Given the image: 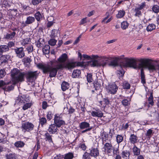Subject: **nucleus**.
I'll list each match as a JSON object with an SVG mask.
<instances>
[{
    "instance_id": "nucleus-11",
    "label": "nucleus",
    "mask_w": 159,
    "mask_h": 159,
    "mask_svg": "<svg viewBox=\"0 0 159 159\" xmlns=\"http://www.w3.org/2000/svg\"><path fill=\"white\" fill-rule=\"evenodd\" d=\"M138 61L139 62V63L137 65L138 68H141L144 67H146L147 63H148L150 61H152L150 59H138Z\"/></svg>"
},
{
    "instance_id": "nucleus-28",
    "label": "nucleus",
    "mask_w": 159,
    "mask_h": 159,
    "mask_svg": "<svg viewBox=\"0 0 159 159\" xmlns=\"http://www.w3.org/2000/svg\"><path fill=\"white\" fill-rule=\"evenodd\" d=\"M59 34V31L55 29L52 30L51 34L50 35V37L51 38H54L57 37V35Z\"/></svg>"
},
{
    "instance_id": "nucleus-57",
    "label": "nucleus",
    "mask_w": 159,
    "mask_h": 159,
    "mask_svg": "<svg viewBox=\"0 0 159 159\" xmlns=\"http://www.w3.org/2000/svg\"><path fill=\"white\" fill-rule=\"evenodd\" d=\"M89 154L85 152L83 156V159H90Z\"/></svg>"
},
{
    "instance_id": "nucleus-49",
    "label": "nucleus",
    "mask_w": 159,
    "mask_h": 159,
    "mask_svg": "<svg viewBox=\"0 0 159 159\" xmlns=\"http://www.w3.org/2000/svg\"><path fill=\"white\" fill-rule=\"evenodd\" d=\"M123 89H127L130 88V85L128 83L125 81L123 83Z\"/></svg>"
},
{
    "instance_id": "nucleus-5",
    "label": "nucleus",
    "mask_w": 159,
    "mask_h": 159,
    "mask_svg": "<svg viewBox=\"0 0 159 159\" xmlns=\"http://www.w3.org/2000/svg\"><path fill=\"white\" fill-rule=\"evenodd\" d=\"M125 61L126 64L123 66V67H132L135 69L138 68L137 62L138 60L134 58H125Z\"/></svg>"
},
{
    "instance_id": "nucleus-59",
    "label": "nucleus",
    "mask_w": 159,
    "mask_h": 159,
    "mask_svg": "<svg viewBox=\"0 0 159 159\" xmlns=\"http://www.w3.org/2000/svg\"><path fill=\"white\" fill-rule=\"evenodd\" d=\"M152 10L155 13H157L159 11V7L157 5H155L152 7Z\"/></svg>"
},
{
    "instance_id": "nucleus-12",
    "label": "nucleus",
    "mask_w": 159,
    "mask_h": 159,
    "mask_svg": "<svg viewBox=\"0 0 159 159\" xmlns=\"http://www.w3.org/2000/svg\"><path fill=\"white\" fill-rule=\"evenodd\" d=\"M117 89V87L115 84L108 85L107 88V92L112 94H115L116 93Z\"/></svg>"
},
{
    "instance_id": "nucleus-30",
    "label": "nucleus",
    "mask_w": 159,
    "mask_h": 159,
    "mask_svg": "<svg viewBox=\"0 0 159 159\" xmlns=\"http://www.w3.org/2000/svg\"><path fill=\"white\" fill-rule=\"evenodd\" d=\"M50 47L49 45H46L43 49V52L45 54H48L50 52Z\"/></svg>"
},
{
    "instance_id": "nucleus-8",
    "label": "nucleus",
    "mask_w": 159,
    "mask_h": 159,
    "mask_svg": "<svg viewBox=\"0 0 159 159\" xmlns=\"http://www.w3.org/2000/svg\"><path fill=\"white\" fill-rule=\"evenodd\" d=\"M61 117L58 114L55 115L54 118V124L58 128L61 126L64 125L65 124V121L61 119Z\"/></svg>"
},
{
    "instance_id": "nucleus-38",
    "label": "nucleus",
    "mask_w": 159,
    "mask_h": 159,
    "mask_svg": "<svg viewBox=\"0 0 159 159\" xmlns=\"http://www.w3.org/2000/svg\"><path fill=\"white\" fill-rule=\"evenodd\" d=\"M141 82L143 84H145L146 83L145 76L143 69H142L141 70Z\"/></svg>"
},
{
    "instance_id": "nucleus-54",
    "label": "nucleus",
    "mask_w": 159,
    "mask_h": 159,
    "mask_svg": "<svg viewBox=\"0 0 159 159\" xmlns=\"http://www.w3.org/2000/svg\"><path fill=\"white\" fill-rule=\"evenodd\" d=\"M46 122L47 120L44 117H42L39 120V123L42 125H43L45 124L46 123Z\"/></svg>"
},
{
    "instance_id": "nucleus-53",
    "label": "nucleus",
    "mask_w": 159,
    "mask_h": 159,
    "mask_svg": "<svg viewBox=\"0 0 159 159\" xmlns=\"http://www.w3.org/2000/svg\"><path fill=\"white\" fill-rule=\"evenodd\" d=\"M26 49L28 53L32 52L33 50V47L32 45L30 44L26 48Z\"/></svg>"
},
{
    "instance_id": "nucleus-23",
    "label": "nucleus",
    "mask_w": 159,
    "mask_h": 159,
    "mask_svg": "<svg viewBox=\"0 0 159 159\" xmlns=\"http://www.w3.org/2000/svg\"><path fill=\"white\" fill-rule=\"evenodd\" d=\"M121 155L124 159H129L130 152L127 150L123 151L122 152Z\"/></svg>"
},
{
    "instance_id": "nucleus-33",
    "label": "nucleus",
    "mask_w": 159,
    "mask_h": 159,
    "mask_svg": "<svg viewBox=\"0 0 159 159\" xmlns=\"http://www.w3.org/2000/svg\"><path fill=\"white\" fill-rule=\"evenodd\" d=\"M130 99L129 98L124 99L122 101V103L124 106H128L130 104Z\"/></svg>"
},
{
    "instance_id": "nucleus-58",
    "label": "nucleus",
    "mask_w": 159,
    "mask_h": 159,
    "mask_svg": "<svg viewBox=\"0 0 159 159\" xmlns=\"http://www.w3.org/2000/svg\"><path fill=\"white\" fill-rule=\"evenodd\" d=\"M6 74L5 71L2 69L0 70V79L3 78Z\"/></svg>"
},
{
    "instance_id": "nucleus-34",
    "label": "nucleus",
    "mask_w": 159,
    "mask_h": 159,
    "mask_svg": "<svg viewBox=\"0 0 159 159\" xmlns=\"http://www.w3.org/2000/svg\"><path fill=\"white\" fill-rule=\"evenodd\" d=\"M125 14V12L123 10H120L118 11V14L116 15V17L118 18L123 17Z\"/></svg>"
},
{
    "instance_id": "nucleus-4",
    "label": "nucleus",
    "mask_w": 159,
    "mask_h": 159,
    "mask_svg": "<svg viewBox=\"0 0 159 159\" xmlns=\"http://www.w3.org/2000/svg\"><path fill=\"white\" fill-rule=\"evenodd\" d=\"M39 75L38 71H29L25 72V76L27 81L33 82L37 78Z\"/></svg>"
},
{
    "instance_id": "nucleus-16",
    "label": "nucleus",
    "mask_w": 159,
    "mask_h": 159,
    "mask_svg": "<svg viewBox=\"0 0 159 159\" xmlns=\"http://www.w3.org/2000/svg\"><path fill=\"white\" fill-rule=\"evenodd\" d=\"M57 127L54 124L49 125L48 130L52 134H54L58 130Z\"/></svg>"
},
{
    "instance_id": "nucleus-41",
    "label": "nucleus",
    "mask_w": 159,
    "mask_h": 159,
    "mask_svg": "<svg viewBox=\"0 0 159 159\" xmlns=\"http://www.w3.org/2000/svg\"><path fill=\"white\" fill-rule=\"evenodd\" d=\"M45 137V139L46 141H48L49 142H52V135H50L48 133H45L44 135Z\"/></svg>"
},
{
    "instance_id": "nucleus-44",
    "label": "nucleus",
    "mask_w": 159,
    "mask_h": 159,
    "mask_svg": "<svg viewBox=\"0 0 159 159\" xmlns=\"http://www.w3.org/2000/svg\"><path fill=\"white\" fill-rule=\"evenodd\" d=\"M15 84L13 82V84H11L10 85L7 86V85H6L5 90L7 91H10L14 89V85Z\"/></svg>"
},
{
    "instance_id": "nucleus-62",
    "label": "nucleus",
    "mask_w": 159,
    "mask_h": 159,
    "mask_svg": "<svg viewBox=\"0 0 159 159\" xmlns=\"http://www.w3.org/2000/svg\"><path fill=\"white\" fill-rule=\"evenodd\" d=\"M119 153V150L118 148H113V150L112 151V153L114 155H118L117 154Z\"/></svg>"
},
{
    "instance_id": "nucleus-43",
    "label": "nucleus",
    "mask_w": 159,
    "mask_h": 159,
    "mask_svg": "<svg viewBox=\"0 0 159 159\" xmlns=\"http://www.w3.org/2000/svg\"><path fill=\"white\" fill-rule=\"evenodd\" d=\"M30 42V38H27L23 39L21 42V44L25 46L26 44H28Z\"/></svg>"
},
{
    "instance_id": "nucleus-27",
    "label": "nucleus",
    "mask_w": 159,
    "mask_h": 159,
    "mask_svg": "<svg viewBox=\"0 0 159 159\" xmlns=\"http://www.w3.org/2000/svg\"><path fill=\"white\" fill-rule=\"evenodd\" d=\"M61 86L62 90L63 91H65L66 89H69V84L68 82L65 81H63L62 83Z\"/></svg>"
},
{
    "instance_id": "nucleus-15",
    "label": "nucleus",
    "mask_w": 159,
    "mask_h": 159,
    "mask_svg": "<svg viewBox=\"0 0 159 159\" xmlns=\"http://www.w3.org/2000/svg\"><path fill=\"white\" fill-rule=\"evenodd\" d=\"M150 61L148 63H147L146 67L148 68L149 70H152V71L156 70H158V73L159 75V65H158L156 66L150 63Z\"/></svg>"
},
{
    "instance_id": "nucleus-35",
    "label": "nucleus",
    "mask_w": 159,
    "mask_h": 159,
    "mask_svg": "<svg viewBox=\"0 0 159 159\" xmlns=\"http://www.w3.org/2000/svg\"><path fill=\"white\" fill-rule=\"evenodd\" d=\"M156 25L153 24H151L149 25L147 28V30L148 31H151L152 30H154L156 28Z\"/></svg>"
},
{
    "instance_id": "nucleus-42",
    "label": "nucleus",
    "mask_w": 159,
    "mask_h": 159,
    "mask_svg": "<svg viewBox=\"0 0 159 159\" xmlns=\"http://www.w3.org/2000/svg\"><path fill=\"white\" fill-rule=\"evenodd\" d=\"M32 105V104L31 103L28 102H25V103H24V105H23V106L22 107V109L24 110H25L30 108Z\"/></svg>"
},
{
    "instance_id": "nucleus-26",
    "label": "nucleus",
    "mask_w": 159,
    "mask_h": 159,
    "mask_svg": "<svg viewBox=\"0 0 159 159\" xmlns=\"http://www.w3.org/2000/svg\"><path fill=\"white\" fill-rule=\"evenodd\" d=\"M137 136L134 134H131L129 140L131 143L134 144L137 142Z\"/></svg>"
},
{
    "instance_id": "nucleus-18",
    "label": "nucleus",
    "mask_w": 159,
    "mask_h": 159,
    "mask_svg": "<svg viewBox=\"0 0 159 159\" xmlns=\"http://www.w3.org/2000/svg\"><path fill=\"white\" fill-rule=\"evenodd\" d=\"M144 7V5L142 4L139 6L138 7H136L134 11L135 12V16H138V17H140L141 16V13L140 10L143 8Z\"/></svg>"
},
{
    "instance_id": "nucleus-39",
    "label": "nucleus",
    "mask_w": 159,
    "mask_h": 159,
    "mask_svg": "<svg viewBox=\"0 0 159 159\" xmlns=\"http://www.w3.org/2000/svg\"><path fill=\"white\" fill-rule=\"evenodd\" d=\"M74 157V155L72 152H69L65 155L64 159H72Z\"/></svg>"
},
{
    "instance_id": "nucleus-46",
    "label": "nucleus",
    "mask_w": 159,
    "mask_h": 159,
    "mask_svg": "<svg viewBox=\"0 0 159 159\" xmlns=\"http://www.w3.org/2000/svg\"><path fill=\"white\" fill-rule=\"evenodd\" d=\"M148 101L149 104L151 106H153L154 105V102L153 95L152 93H151L150 97L148 99Z\"/></svg>"
},
{
    "instance_id": "nucleus-20",
    "label": "nucleus",
    "mask_w": 159,
    "mask_h": 159,
    "mask_svg": "<svg viewBox=\"0 0 159 159\" xmlns=\"http://www.w3.org/2000/svg\"><path fill=\"white\" fill-rule=\"evenodd\" d=\"M9 50L8 46L6 45H1L0 46V54H2L3 53L6 52Z\"/></svg>"
},
{
    "instance_id": "nucleus-47",
    "label": "nucleus",
    "mask_w": 159,
    "mask_h": 159,
    "mask_svg": "<svg viewBox=\"0 0 159 159\" xmlns=\"http://www.w3.org/2000/svg\"><path fill=\"white\" fill-rule=\"evenodd\" d=\"M108 135L106 132H103L102 134V143L106 142V139L107 138Z\"/></svg>"
},
{
    "instance_id": "nucleus-10",
    "label": "nucleus",
    "mask_w": 159,
    "mask_h": 159,
    "mask_svg": "<svg viewBox=\"0 0 159 159\" xmlns=\"http://www.w3.org/2000/svg\"><path fill=\"white\" fill-rule=\"evenodd\" d=\"M16 57L20 58L24 57L25 55L24 48L23 47L16 48L14 49Z\"/></svg>"
},
{
    "instance_id": "nucleus-17",
    "label": "nucleus",
    "mask_w": 159,
    "mask_h": 159,
    "mask_svg": "<svg viewBox=\"0 0 159 159\" xmlns=\"http://www.w3.org/2000/svg\"><path fill=\"white\" fill-rule=\"evenodd\" d=\"M10 57V56L7 55L1 56L0 57V65L7 63Z\"/></svg>"
},
{
    "instance_id": "nucleus-3",
    "label": "nucleus",
    "mask_w": 159,
    "mask_h": 159,
    "mask_svg": "<svg viewBox=\"0 0 159 159\" xmlns=\"http://www.w3.org/2000/svg\"><path fill=\"white\" fill-rule=\"evenodd\" d=\"M68 56L66 53L62 54L57 59V61H53L52 64L55 63L57 64L55 66L57 69H60L63 68L66 64V61L67 60Z\"/></svg>"
},
{
    "instance_id": "nucleus-64",
    "label": "nucleus",
    "mask_w": 159,
    "mask_h": 159,
    "mask_svg": "<svg viewBox=\"0 0 159 159\" xmlns=\"http://www.w3.org/2000/svg\"><path fill=\"white\" fill-rule=\"evenodd\" d=\"M79 148H81L84 151H85L86 149V146L84 143L80 144Z\"/></svg>"
},
{
    "instance_id": "nucleus-29",
    "label": "nucleus",
    "mask_w": 159,
    "mask_h": 159,
    "mask_svg": "<svg viewBox=\"0 0 159 159\" xmlns=\"http://www.w3.org/2000/svg\"><path fill=\"white\" fill-rule=\"evenodd\" d=\"M81 74V71L80 70H74L72 74V76L73 78L78 77Z\"/></svg>"
},
{
    "instance_id": "nucleus-36",
    "label": "nucleus",
    "mask_w": 159,
    "mask_h": 159,
    "mask_svg": "<svg viewBox=\"0 0 159 159\" xmlns=\"http://www.w3.org/2000/svg\"><path fill=\"white\" fill-rule=\"evenodd\" d=\"M25 144L22 141H18L16 142L14 145L16 148H22L24 146Z\"/></svg>"
},
{
    "instance_id": "nucleus-13",
    "label": "nucleus",
    "mask_w": 159,
    "mask_h": 159,
    "mask_svg": "<svg viewBox=\"0 0 159 159\" xmlns=\"http://www.w3.org/2000/svg\"><path fill=\"white\" fill-rule=\"evenodd\" d=\"M113 148L111 143H106L103 147L105 152L110 155H111L112 153Z\"/></svg>"
},
{
    "instance_id": "nucleus-31",
    "label": "nucleus",
    "mask_w": 159,
    "mask_h": 159,
    "mask_svg": "<svg viewBox=\"0 0 159 159\" xmlns=\"http://www.w3.org/2000/svg\"><path fill=\"white\" fill-rule=\"evenodd\" d=\"M35 19L38 21H40V20L42 18L43 16L40 12L38 11L34 14Z\"/></svg>"
},
{
    "instance_id": "nucleus-63",
    "label": "nucleus",
    "mask_w": 159,
    "mask_h": 159,
    "mask_svg": "<svg viewBox=\"0 0 159 159\" xmlns=\"http://www.w3.org/2000/svg\"><path fill=\"white\" fill-rule=\"evenodd\" d=\"M48 106L47 103L46 101H43L42 102V108L43 109H46Z\"/></svg>"
},
{
    "instance_id": "nucleus-1",
    "label": "nucleus",
    "mask_w": 159,
    "mask_h": 159,
    "mask_svg": "<svg viewBox=\"0 0 159 159\" xmlns=\"http://www.w3.org/2000/svg\"><path fill=\"white\" fill-rule=\"evenodd\" d=\"M37 67L42 70L44 74H46L48 72L49 73V76L51 78L56 76L57 72V67H53L47 64L39 63L37 65Z\"/></svg>"
},
{
    "instance_id": "nucleus-52",
    "label": "nucleus",
    "mask_w": 159,
    "mask_h": 159,
    "mask_svg": "<svg viewBox=\"0 0 159 159\" xmlns=\"http://www.w3.org/2000/svg\"><path fill=\"white\" fill-rule=\"evenodd\" d=\"M53 114L52 111H48L47 115V117L48 120H50L52 118Z\"/></svg>"
},
{
    "instance_id": "nucleus-50",
    "label": "nucleus",
    "mask_w": 159,
    "mask_h": 159,
    "mask_svg": "<svg viewBox=\"0 0 159 159\" xmlns=\"http://www.w3.org/2000/svg\"><path fill=\"white\" fill-rule=\"evenodd\" d=\"M109 65L113 66H117L118 65L117 60L116 59H115L111 62L109 64Z\"/></svg>"
},
{
    "instance_id": "nucleus-60",
    "label": "nucleus",
    "mask_w": 159,
    "mask_h": 159,
    "mask_svg": "<svg viewBox=\"0 0 159 159\" xmlns=\"http://www.w3.org/2000/svg\"><path fill=\"white\" fill-rule=\"evenodd\" d=\"M124 74V72L122 71L121 70L117 71V75L119 77H122L123 76Z\"/></svg>"
},
{
    "instance_id": "nucleus-14",
    "label": "nucleus",
    "mask_w": 159,
    "mask_h": 159,
    "mask_svg": "<svg viewBox=\"0 0 159 159\" xmlns=\"http://www.w3.org/2000/svg\"><path fill=\"white\" fill-rule=\"evenodd\" d=\"M91 115L94 117H102L103 116V114L99 109H96L91 111Z\"/></svg>"
},
{
    "instance_id": "nucleus-6",
    "label": "nucleus",
    "mask_w": 159,
    "mask_h": 159,
    "mask_svg": "<svg viewBox=\"0 0 159 159\" xmlns=\"http://www.w3.org/2000/svg\"><path fill=\"white\" fill-rule=\"evenodd\" d=\"M34 125L31 122H25L21 124V128L22 130L24 133L26 131L30 132L34 129Z\"/></svg>"
},
{
    "instance_id": "nucleus-32",
    "label": "nucleus",
    "mask_w": 159,
    "mask_h": 159,
    "mask_svg": "<svg viewBox=\"0 0 159 159\" xmlns=\"http://www.w3.org/2000/svg\"><path fill=\"white\" fill-rule=\"evenodd\" d=\"M6 159H16V156L14 153H10L5 155Z\"/></svg>"
},
{
    "instance_id": "nucleus-7",
    "label": "nucleus",
    "mask_w": 159,
    "mask_h": 159,
    "mask_svg": "<svg viewBox=\"0 0 159 159\" xmlns=\"http://www.w3.org/2000/svg\"><path fill=\"white\" fill-rule=\"evenodd\" d=\"M84 62H67L64 66L63 68H68V69H72L76 66H82L84 65Z\"/></svg>"
},
{
    "instance_id": "nucleus-9",
    "label": "nucleus",
    "mask_w": 159,
    "mask_h": 159,
    "mask_svg": "<svg viewBox=\"0 0 159 159\" xmlns=\"http://www.w3.org/2000/svg\"><path fill=\"white\" fill-rule=\"evenodd\" d=\"M29 101V98L24 95L22 96H19L16 100V103L20 105H23L25 102Z\"/></svg>"
},
{
    "instance_id": "nucleus-25",
    "label": "nucleus",
    "mask_w": 159,
    "mask_h": 159,
    "mask_svg": "<svg viewBox=\"0 0 159 159\" xmlns=\"http://www.w3.org/2000/svg\"><path fill=\"white\" fill-rule=\"evenodd\" d=\"M35 21V18L33 16H29L26 18V23L28 25L32 24Z\"/></svg>"
},
{
    "instance_id": "nucleus-24",
    "label": "nucleus",
    "mask_w": 159,
    "mask_h": 159,
    "mask_svg": "<svg viewBox=\"0 0 159 159\" xmlns=\"http://www.w3.org/2000/svg\"><path fill=\"white\" fill-rule=\"evenodd\" d=\"M133 152L134 156H138L140 154V150L135 145H134L133 149Z\"/></svg>"
},
{
    "instance_id": "nucleus-2",
    "label": "nucleus",
    "mask_w": 159,
    "mask_h": 159,
    "mask_svg": "<svg viewBox=\"0 0 159 159\" xmlns=\"http://www.w3.org/2000/svg\"><path fill=\"white\" fill-rule=\"evenodd\" d=\"M11 74L12 81L15 84L24 81L25 72H21L18 69L14 68L11 70Z\"/></svg>"
},
{
    "instance_id": "nucleus-56",
    "label": "nucleus",
    "mask_w": 159,
    "mask_h": 159,
    "mask_svg": "<svg viewBox=\"0 0 159 159\" xmlns=\"http://www.w3.org/2000/svg\"><path fill=\"white\" fill-rule=\"evenodd\" d=\"M10 82H5L2 80H0V87H2L6 85L9 84Z\"/></svg>"
},
{
    "instance_id": "nucleus-61",
    "label": "nucleus",
    "mask_w": 159,
    "mask_h": 159,
    "mask_svg": "<svg viewBox=\"0 0 159 159\" xmlns=\"http://www.w3.org/2000/svg\"><path fill=\"white\" fill-rule=\"evenodd\" d=\"M91 65L93 66H98L99 65L98 61L94 60L92 61Z\"/></svg>"
},
{
    "instance_id": "nucleus-40",
    "label": "nucleus",
    "mask_w": 159,
    "mask_h": 159,
    "mask_svg": "<svg viewBox=\"0 0 159 159\" xmlns=\"http://www.w3.org/2000/svg\"><path fill=\"white\" fill-rule=\"evenodd\" d=\"M153 134V130L151 129H148L146 132V135L147 139H150Z\"/></svg>"
},
{
    "instance_id": "nucleus-45",
    "label": "nucleus",
    "mask_w": 159,
    "mask_h": 159,
    "mask_svg": "<svg viewBox=\"0 0 159 159\" xmlns=\"http://www.w3.org/2000/svg\"><path fill=\"white\" fill-rule=\"evenodd\" d=\"M92 75L91 73H88L86 75L87 81L88 82L91 83L93 81Z\"/></svg>"
},
{
    "instance_id": "nucleus-48",
    "label": "nucleus",
    "mask_w": 159,
    "mask_h": 159,
    "mask_svg": "<svg viewBox=\"0 0 159 159\" xmlns=\"http://www.w3.org/2000/svg\"><path fill=\"white\" fill-rule=\"evenodd\" d=\"M117 143H120L122 141L123 139V137L120 135H118L116 137Z\"/></svg>"
},
{
    "instance_id": "nucleus-21",
    "label": "nucleus",
    "mask_w": 159,
    "mask_h": 159,
    "mask_svg": "<svg viewBox=\"0 0 159 159\" xmlns=\"http://www.w3.org/2000/svg\"><path fill=\"white\" fill-rule=\"evenodd\" d=\"M16 34V33L15 32H10L7 33L5 35L4 38L6 39L11 40L15 37Z\"/></svg>"
},
{
    "instance_id": "nucleus-37",
    "label": "nucleus",
    "mask_w": 159,
    "mask_h": 159,
    "mask_svg": "<svg viewBox=\"0 0 159 159\" xmlns=\"http://www.w3.org/2000/svg\"><path fill=\"white\" fill-rule=\"evenodd\" d=\"M129 25V24L127 21H123L121 24V28L123 30H126L127 28Z\"/></svg>"
},
{
    "instance_id": "nucleus-19",
    "label": "nucleus",
    "mask_w": 159,
    "mask_h": 159,
    "mask_svg": "<svg viewBox=\"0 0 159 159\" xmlns=\"http://www.w3.org/2000/svg\"><path fill=\"white\" fill-rule=\"evenodd\" d=\"M79 127L81 129H84L91 128L90 126V124L85 121L81 122L79 125Z\"/></svg>"
},
{
    "instance_id": "nucleus-55",
    "label": "nucleus",
    "mask_w": 159,
    "mask_h": 159,
    "mask_svg": "<svg viewBox=\"0 0 159 159\" xmlns=\"http://www.w3.org/2000/svg\"><path fill=\"white\" fill-rule=\"evenodd\" d=\"M43 0H32V3L34 5H36L41 3Z\"/></svg>"
},
{
    "instance_id": "nucleus-22",
    "label": "nucleus",
    "mask_w": 159,
    "mask_h": 159,
    "mask_svg": "<svg viewBox=\"0 0 159 159\" xmlns=\"http://www.w3.org/2000/svg\"><path fill=\"white\" fill-rule=\"evenodd\" d=\"M89 154L91 156L96 157L99 155L98 150L97 148L92 149L91 150Z\"/></svg>"
},
{
    "instance_id": "nucleus-51",
    "label": "nucleus",
    "mask_w": 159,
    "mask_h": 159,
    "mask_svg": "<svg viewBox=\"0 0 159 159\" xmlns=\"http://www.w3.org/2000/svg\"><path fill=\"white\" fill-rule=\"evenodd\" d=\"M56 40L53 38H52L49 40L48 41V43L51 46H54L56 44Z\"/></svg>"
}]
</instances>
